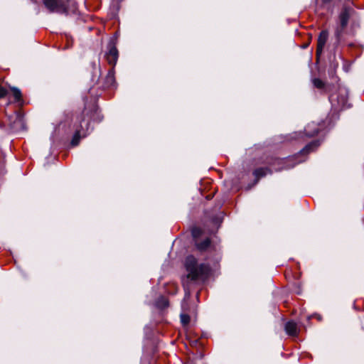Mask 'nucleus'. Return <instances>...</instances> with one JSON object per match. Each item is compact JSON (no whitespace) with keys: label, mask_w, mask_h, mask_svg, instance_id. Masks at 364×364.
I'll return each instance as SVG.
<instances>
[{"label":"nucleus","mask_w":364,"mask_h":364,"mask_svg":"<svg viewBox=\"0 0 364 364\" xmlns=\"http://www.w3.org/2000/svg\"><path fill=\"white\" fill-rule=\"evenodd\" d=\"M184 266L187 274L182 279V284L186 295H190L193 286L203 284L210 276V267L206 263H200L193 255L185 259Z\"/></svg>","instance_id":"nucleus-1"},{"label":"nucleus","mask_w":364,"mask_h":364,"mask_svg":"<svg viewBox=\"0 0 364 364\" xmlns=\"http://www.w3.org/2000/svg\"><path fill=\"white\" fill-rule=\"evenodd\" d=\"M92 114H97V109L95 106L92 107H85L82 112L75 114L73 118V127L75 130L74 135L71 140V145H78L81 138L85 137L89 133L90 122Z\"/></svg>","instance_id":"nucleus-2"},{"label":"nucleus","mask_w":364,"mask_h":364,"mask_svg":"<svg viewBox=\"0 0 364 364\" xmlns=\"http://www.w3.org/2000/svg\"><path fill=\"white\" fill-rule=\"evenodd\" d=\"M355 13V10L350 6H343L338 15V23L335 28L334 36L336 44L338 45L342 39L344 31L348 24L350 18Z\"/></svg>","instance_id":"nucleus-3"},{"label":"nucleus","mask_w":364,"mask_h":364,"mask_svg":"<svg viewBox=\"0 0 364 364\" xmlns=\"http://www.w3.org/2000/svg\"><path fill=\"white\" fill-rule=\"evenodd\" d=\"M348 91L346 87H338L337 91L329 96V101L335 109L348 107Z\"/></svg>","instance_id":"nucleus-4"},{"label":"nucleus","mask_w":364,"mask_h":364,"mask_svg":"<svg viewBox=\"0 0 364 364\" xmlns=\"http://www.w3.org/2000/svg\"><path fill=\"white\" fill-rule=\"evenodd\" d=\"M43 4L50 12L68 15L70 0H43Z\"/></svg>","instance_id":"nucleus-5"},{"label":"nucleus","mask_w":364,"mask_h":364,"mask_svg":"<svg viewBox=\"0 0 364 364\" xmlns=\"http://www.w3.org/2000/svg\"><path fill=\"white\" fill-rule=\"evenodd\" d=\"M328 38V31L327 30H323L320 32L318 40L317 47L316 51V58L318 59L323 53L325 45Z\"/></svg>","instance_id":"nucleus-6"},{"label":"nucleus","mask_w":364,"mask_h":364,"mask_svg":"<svg viewBox=\"0 0 364 364\" xmlns=\"http://www.w3.org/2000/svg\"><path fill=\"white\" fill-rule=\"evenodd\" d=\"M118 50L116 46L113 44L108 46V52L106 53L105 57L109 65L114 66L118 59Z\"/></svg>","instance_id":"nucleus-7"},{"label":"nucleus","mask_w":364,"mask_h":364,"mask_svg":"<svg viewBox=\"0 0 364 364\" xmlns=\"http://www.w3.org/2000/svg\"><path fill=\"white\" fill-rule=\"evenodd\" d=\"M319 126V124L314 122L309 123L304 129L305 134L309 137L314 136L315 135L318 134L321 130Z\"/></svg>","instance_id":"nucleus-8"},{"label":"nucleus","mask_w":364,"mask_h":364,"mask_svg":"<svg viewBox=\"0 0 364 364\" xmlns=\"http://www.w3.org/2000/svg\"><path fill=\"white\" fill-rule=\"evenodd\" d=\"M195 245L197 250H198L199 251H206L211 245L210 239L209 237H206L203 240L200 239H196L195 241Z\"/></svg>","instance_id":"nucleus-9"},{"label":"nucleus","mask_w":364,"mask_h":364,"mask_svg":"<svg viewBox=\"0 0 364 364\" xmlns=\"http://www.w3.org/2000/svg\"><path fill=\"white\" fill-rule=\"evenodd\" d=\"M285 331L287 333L291 336H296L299 333L297 323L293 321H288L285 324Z\"/></svg>","instance_id":"nucleus-10"},{"label":"nucleus","mask_w":364,"mask_h":364,"mask_svg":"<svg viewBox=\"0 0 364 364\" xmlns=\"http://www.w3.org/2000/svg\"><path fill=\"white\" fill-rule=\"evenodd\" d=\"M319 146L318 141H314L308 144L307 145L304 147L301 151V154H307L317 149V147Z\"/></svg>","instance_id":"nucleus-11"},{"label":"nucleus","mask_w":364,"mask_h":364,"mask_svg":"<svg viewBox=\"0 0 364 364\" xmlns=\"http://www.w3.org/2000/svg\"><path fill=\"white\" fill-rule=\"evenodd\" d=\"M268 173H272V171L267 167L258 168L253 171V175L257 181H259L260 178L265 176Z\"/></svg>","instance_id":"nucleus-12"},{"label":"nucleus","mask_w":364,"mask_h":364,"mask_svg":"<svg viewBox=\"0 0 364 364\" xmlns=\"http://www.w3.org/2000/svg\"><path fill=\"white\" fill-rule=\"evenodd\" d=\"M314 86L323 92H328V87L326 83L319 78H314L312 80Z\"/></svg>","instance_id":"nucleus-13"},{"label":"nucleus","mask_w":364,"mask_h":364,"mask_svg":"<svg viewBox=\"0 0 364 364\" xmlns=\"http://www.w3.org/2000/svg\"><path fill=\"white\" fill-rule=\"evenodd\" d=\"M115 82L113 70H109L106 76L105 87H110L114 85Z\"/></svg>","instance_id":"nucleus-14"},{"label":"nucleus","mask_w":364,"mask_h":364,"mask_svg":"<svg viewBox=\"0 0 364 364\" xmlns=\"http://www.w3.org/2000/svg\"><path fill=\"white\" fill-rule=\"evenodd\" d=\"M284 160L280 159H275L273 163L269 164L273 167V169L276 171L282 170L284 167Z\"/></svg>","instance_id":"nucleus-15"},{"label":"nucleus","mask_w":364,"mask_h":364,"mask_svg":"<svg viewBox=\"0 0 364 364\" xmlns=\"http://www.w3.org/2000/svg\"><path fill=\"white\" fill-rule=\"evenodd\" d=\"M156 306L160 309H165L168 306V301L164 296H160L156 301Z\"/></svg>","instance_id":"nucleus-16"},{"label":"nucleus","mask_w":364,"mask_h":364,"mask_svg":"<svg viewBox=\"0 0 364 364\" xmlns=\"http://www.w3.org/2000/svg\"><path fill=\"white\" fill-rule=\"evenodd\" d=\"M13 92V95L16 102H19L21 100L22 95L21 91L16 87H13L11 89Z\"/></svg>","instance_id":"nucleus-17"},{"label":"nucleus","mask_w":364,"mask_h":364,"mask_svg":"<svg viewBox=\"0 0 364 364\" xmlns=\"http://www.w3.org/2000/svg\"><path fill=\"white\" fill-rule=\"evenodd\" d=\"M181 321L183 326H186L190 322V316L187 314H181Z\"/></svg>","instance_id":"nucleus-18"},{"label":"nucleus","mask_w":364,"mask_h":364,"mask_svg":"<svg viewBox=\"0 0 364 364\" xmlns=\"http://www.w3.org/2000/svg\"><path fill=\"white\" fill-rule=\"evenodd\" d=\"M202 231L199 228H194L192 230V235L194 237L195 240L196 239H199V236L200 235Z\"/></svg>","instance_id":"nucleus-19"},{"label":"nucleus","mask_w":364,"mask_h":364,"mask_svg":"<svg viewBox=\"0 0 364 364\" xmlns=\"http://www.w3.org/2000/svg\"><path fill=\"white\" fill-rule=\"evenodd\" d=\"M7 94L8 90L5 87L0 86V98L6 97Z\"/></svg>","instance_id":"nucleus-20"},{"label":"nucleus","mask_w":364,"mask_h":364,"mask_svg":"<svg viewBox=\"0 0 364 364\" xmlns=\"http://www.w3.org/2000/svg\"><path fill=\"white\" fill-rule=\"evenodd\" d=\"M332 0H322L323 4H329Z\"/></svg>","instance_id":"nucleus-21"},{"label":"nucleus","mask_w":364,"mask_h":364,"mask_svg":"<svg viewBox=\"0 0 364 364\" xmlns=\"http://www.w3.org/2000/svg\"><path fill=\"white\" fill-rule=\"evenodd\" d=\"M97 118L99 119V121H102V117H100L97 116Z\"/></svg>","instance_id":"nucleus-22"}]
</instances>
